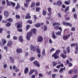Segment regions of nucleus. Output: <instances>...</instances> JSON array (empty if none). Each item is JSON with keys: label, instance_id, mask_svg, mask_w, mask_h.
<instances>
[{"label": "nucleus", "instance_id": "60", "mask_svg": "<svg viewBox=\"0 0 78 78\" xmlns=\"http://www.w3.org/2000/svg\"><path fill=\"white\" fill-rule=\"evenodd\" d=\"M28 23H30V24H31V23H32V21H31L30 20H29L28 21Z\"/></svg>", "mask_w": 78, "mask_h": 78}, {"label": "nucleus", "instance_id": "64", "mask_svg": "<svg viewBox=\"0 0 78 78\" xmlns=\"http://www.w3.org/2000/svg\"><path fill=\"white\" fill-rule=\"evenodd\" d=\"M31 78H35V75H33L31 76Z\"/></svg>", "mask_w": 78, "mask_h": 78}, {"label": "nucleus", "instance_id": "63", "mask_svg": "<svg viewBox=\"0 0 78 78\" xmlns=\"http://www.w3.org/2000/svg\"><path fill=\"white\" fill-rule=\"evenodd\" d=\"M2 3L3 5H5V1H3L2 2Z\"/></svg>", "mask_w": 78, "mask_h": 78}, {"label": "nucleus", "instance_id": "17", "mask_svg": "<svg viewBox=\"0 0 78 78\" xmlns=\"http://www.w3.org/2000/svg\"><path fill=\"white\" fill-rule=\"evenodd\" d=\"M58 64V62H55V61H54L52 62V64L53 67H55V66H56L57 64Z\"/></svg>", "mask_w": 78, "mask_h": 78}, {"label": "nucleus", "instance_id": "21", "mask_svg": "<svg viewBox=\"0 0 78 78\" xmlns=\"http://www.w3.org/2000/svg\"><path fill=\"white\" fill-rule=\"evenodd\" d=\"M60 25V23H54L53 24V26H55V25Z\"/></svg>", "mask_w": 78, "mask_h": 78}, {"label": "nucleus", "instance_id": "49", "mask_svg": "<svg viewBox=\"0 0 78 78\" xmlns=\"http://www.w3.org/2000/svg\"><path fill=\"white\" fill-rule=\"evenodd\" d=\"M34 18L35 20H34V21H35L36 19H37V18L36 17V15H34Z\"/></svg>", "mask_w": 78, "mask_h": 78}, {"label": "nucleus", "instance_id": "30", "mask_svg": "<svg viewBox=\"0 0 78 78\" xmlns=\"http://www.w3.org/2000/svg\"><path fill=\"white\" fill-rule=\"evenodd\" d=\"M30 27V26L29 25H27L26 27V30H28Z\"/></svg>", "mask_w": 78, "mask_h": 78}, {"label": "nucleus", "instance_id": "13", "mask_svg": "<svg viewBox=\"0 0 78 78\" xmlns=\"http://www.w3.org/2000/svg\"><path fill=\"white\" fill-rule=\"evenodd\" d=\"M52 36L53 39H56V36L55 35V32H54V31L52 32Z\"/></svg>", "mask_w": 78, "mask_h": 78}, {"label": "nucleus", "instance_id": "28", "mask_svg": "<svg viewBox=\"0 0 78 78\" xmlns=\"http://www.w3.org/2000/svg\"><path fill=\"white\" fill-rule=\"evenodd\" d=\"M36 51L38 53H41V51L40 50V49L39 48H37L36 49Z\"/></svg>", "mask_w": 78, "mask_h": 78}, {"label": "nucleus", "instance_id": "61", "mask_svg": "<svg viewBox=\"0 0 78 78\" xmlns=\"http://www.w3.org/2000/svg\"><path fill=\"white\" fill-rule=\"evenodd\" d=\"M72 31H75V27H73L71 29Z\"/></svg>", "mask_w": 78, "mask_h": 78}, {"label": "nucleus", "instance_id": "25", "mask_svg": "<svg viewBox=\"0 0 78 78\" xmlns=\"http://www.w3.org/2000/svg\"><path fill=\"white\" fill-rule=\"evenodd\" d=\"M61 56L63 59H65L66 57H67V55H64L63 54H62L61 55Z\"/></svg>", "mask_w": 78, "mask_h": 78}, {"label": "nucleus", "instance_id": "7", "mask_svg": "<svg viewBox=\"0 0 78 78\" xmlns=\"http://www.w3.org/2000/svg\"><path fill=\"white\" fill-rule=\"evenodd\" d=\"M70 34H69L68 36V37L67 36H64L63 37V40H67L68 39V38L70 37Z\"/></svg>", "mask_w": 78, "mask_h": 78}, {"label": "nucleus", "instance_id": "5", "mask_svg": "<svg viewBox=\"0 0 78 78\" xmlns=\"http://www.w3.org/2000/svg\"><path fill=\"white\" fill-rule=\"evenodd\" d=\"M17 24H18V25L17 26V28H21L22 27V23L21 22H18L17 23Z\"/></svg>", "mask_w": 78, "mask_h": 78}, {"label": "nucleus", "instance_id": "43", "mask_svg": "<svg viewBox=\"0 0 78 78\" xmlns=\"http://www.w3.org/2000/svg\"><path fill=\"white\" fill-rule=\"evenodd\" d=\"M65 3L66 4V5H69L70 3V2H68L67 1H65Z\"/></svg>", "mask_w": 78, "mask_h": 78}, {"label": "nucleus", "instance_id": "3", "mask_svg": "<svg viewBox=\"0 0 78 78\" xmlns=\"http://www.w3.org/2000/svg\"><path fill=\"white\" fill-rule=\"evenodd\" d=\"M37 41L39 42H41L43 41V37L42 36H40L38 38Z\"/></svg>", "mask_w": 78, "mask_h": 78}, {"label": "nucleus", "instance_id": "48", "mask_svg": "<svg viewBox=\"0 0 78 78\" xmlns=\"http://www.w3.org/2000/svg\"><path fill=\"white\" fill-rule=\"evenodd\" d=\"M3 67L5 69H6V68H7V65H6V64L4 65Z\"/></svg>", "mask_w": 78, "mask_h": 78}, {"label": "nucleus", "instance_id": "32", "mask_svg": "<svg viewBox=\"0 0 78 78\" xmlns=\"http://www.w3.org/2000/svg\"><path fill=\"white\" fill-rule=\"evenodd\" d=\"M35 6V2H33L31 6V8H33V7H34Z\"/></svg>", "mask_w": 78, "mask_h": 78}, {"label": "nucleus", "instance_id": "26", "mask_svg": "<svg viewBox=\"0 0 78 78\" xmlns=\"http://www.w3.org/2000/svg\"><path fill=\"white\" fill-rule=\"evenodd\" d=\"M10 3L11 4V5H12V6L14 7V6H15V5H16V3H15L14 2H10Z\"/></svg>", "mask_w": 78, "mask_h": 78}, {"label": "nucleus", "instance_id": "39", "mask_svg": "<svg viewBox=\"0 0 78 78\" xmlns=\"http://www.w3.org/2000/svg\"><path fill=\"white\" fill-rule=\"evenodd\" d=\"M69 6H68L65 10V12H66L67 11H69Z\"/></svg>", "mask_w": 78, "mask_h": 78}, {"label": "nucleus", "instance_id": "52", "mask_svg": "<svg viewBox=\"0 0 78 78\" xmlns=\"http://www.w3.org/2000/svg\"><path fill=\"white\" fill-rule=\"evenodd\" d=\"M70 17L65 18V19L66 20H70Z\"/></svg>", "mask_w": 78, "mask_h": 78}, {"label": "nucleus", "instance_id": "2", "mask_svg": "<svg viewBox=\"0 0 78 78\" xmlns=\"http://www.w3.org/2000/svg\"><path fill=\"white\" fill-rule=\"evenodd\" d=\"M56 54L54 53L52 55V58H54L55 59H58L59 58V57L58 56V55H57Z\"/></svg>", "mask_w": 78, "mask_h": 78}, {"label": "nucleus", "instance_id": "40", "mask_svg": "<svg viewBox=\"0 0 78 78\" xmlns=\"http://www.w3.org/2000/svg\"><path fill=\"white\" fill-rule=\"evenodd\" d=\"M43 16H45L46 15V12L45 11L43 10Z\"/></svg>", "mask_w": 78, "mask_h": 78}, {"label": "nucleus", "instance_id": "10", "mask_svg": "<svg viewBox=\"0 0 78 78\" xmlns=\"http://www.w3.org/2000/svg\"><path fill=\"white\" fill-rule=\"evenodd\" d=\"M66 70V68L64 67V68H61L59 70V72L62 73L63 72V70Z\"/></svg>", "mask_w": 78, "mask_h": 78}, {"label": "nucleus", "instance_id": "62", "mask_svg": "<svg viewBox=\"0 0 78 78\" xmlns=\"http://www.w3.org/2000/svg\"><path fill=\"white\" fill-rule=\"evenodd\" d=\"M18 31H19L20 32H22V29H20L18 30Z\"/></svg>", "mask_w": 78, "mask_h": 78}, {"label": "nucleus", "instance_id": "50", "mask_svg": "<svg viewBox=\"0 0 78 78\" xmlns=\"http://www.w3.org/2000/svg\"><path fill=\"white\" fill-rule=\"evenodd\" d=\"M58 28L59 27L58 26H55L54 27V28H55V30H58Z\"/></svg>", "mask_w": 78, "mask_h": 78}, {"label": "nucleus", "instance_id": "9", "mask_svg": "<svg viewBox=\"0 0 78 78\" xmlns=\"http://www.w3.org/2000/svg\"><path fill=\"white\" fill-rule=\"evenodd\" d=\"M4 14L5 16L6 17H8L9 16V13L7 11H5L4 12Z\"/></svg>", "mask_w": 78, "mask_h": 78}, {"label": "nucleus", "instance_id": "54", "mask_svg": "<svg viewBox=\"0 0 78 78\" xmlns=\"http://www.w3.org/2000/svg\"><path fill=\"white\" fill-rule=\"evenodd\" d=\"M40 5V3L39 2H37L36 3V6H39Z\"/></svg>", "mask_w": 78, "mask_h": 78}, {"label": "nucleus", "instance_id": "37", "mask_svg": "<svg viewBox=\"0 0 78 78\" xmlns=\"http://www.w3.org/2000/svg\"><path fill=\"white\" fill-rule=\"evenodd\" d=\"M40 9H41V8H40L37 7L36 8V11H37V12H39Z\"/></svg>", "mask_w": 78, "mask_h": 78}, {"label": "nucleus", "instance_id": "56", "mask_svg": "<svg viewBox=\"0 0 78 78\" xmlns=\"http://www.w3.org/2000/svg\"><path fill=\"white\" fill-rule=\"evenodd\" d=\"M13 38L14 40H17V38L16 36H14L13 37Z\"/></svg>", "mask_w": 78, "mask_h": 78}, {"label": "nucleus", "instance_id": "46", "mask_svg": "<svg viewBox=\"0 0 78 78\" xmlns=\"http://www.w3.org/2000/svg\"><path fill=\"white\" fill-rule=\"evenodd\" d=\"M10 60L12 62H13V58L12 57H10Z\"/></svg>", "mask_w": 78, "mask_h": 78}, {"label": "nucleus", "instance_id": "23", "mask_svg": "<svg viewBox=\"0 0 78 78\" xmlns=\"http://www.w3.org/2000/svg\"><path fill=\"white\" fill-rule=\"evenodd\" d=\"M2 43L4 44H6V40H5V39H2Z\"/></svg>", "mask_w": 78, "mask_h": 78}, {"label": "nucleus", "instance_id": "35", "mask_svg": "<svg viewBox=\"0 0 78 78\" xmlns=\"http://www.w3.org/2000/svg\"><path fill=\"white\" fill-rule=\"evenodd\" d=\"M20 15H16V19H20Z\"/></svg>", "mask_w": 78, "mask_h": 78}, {"label": "nucleus", "instance_id": "24", "mask_svg": "<svg viewBox=\"0 0 78 78\" xmlns=\"http://www.w3.org/2000/svg\"><path fill=\"white\" fill-rule=\"evenodd\" d=\"M7 21H8V22H12V19L11 18H9V19L7 20Z\"/></svg>", "mask_w": 78, "mask_h": 78}, {"label": "nucleus", "instance_id": "8", "mask_svg": "<svg viewBox=\"0 0 78 78\" xmlns=\"http://www.w3.org/2000/svg\"><path fill=\"white\" fill-rule=\"evenodd\" d=\"M12 44V41H11L10 40L8 41V47H10V46H11Z\"/></svg>", "mask_w": 78, "mask_h": 78}, {"label": "nucleus", "instance_id": "18", "mask_svg": "<svg viewBox=\"0 0 78 78\" xmlns=\"http://www.w3.org/2000/svg\"><path fill=\"white\" fill-rule=\"evenodd\" d=\"M57 3L58 6H61L62 5V2L61 1H58L57 2Z\"/></svg>", "mask_w": 78, "mask_h": 78}, {"label": "nucleus", "instance_id": "34", "mask_svg": "<svg viewBox=\"0 0 78 78\" xmlns=\"http://www.w3.org/2000/svg\"><path fill=\"white\" fill-rule=\"evenodd\" d=\"M55 33L57 35H61V33L59 31H58V32H56Z\"/></svg>", "mask_w": 78, "mask_h": 78}, {"label": "nucleus", "instance_id": "44", "mask_svg": "<svg viewBox=\"0 0 78 78\" xmlns=\"http://www.w3.org/2000/svg\"><path fill=\"white\" fill-rule=\"evenodd\" d=\"M34 59H35V57H31L30 59V61H32Z\"/></svg>", "mask_w": 78, "mask_h": 78}, {"label": "nucleus", "instance_id": "11", "mask_svg": "<svg viewBox=\"0 0 78 78\" xmlns=\"http://www.w3.org/2000/svg\"><path fill=\"white\" fill-rule=\"evenodd\" d=\"M30 13H28L25 17V19H30L31 16H30Z\"/></svg>", "mask_w": 78, "mask_h": 78}, {"label": "nucleus", "instance_id": "15", "mask_svg": "<svg viewBox=\"0 0 78 78\" xmlns=\"http://www.w3.org/2000/svg\"><path fill=\"white\" fill-rule=\"evenodd\" d=\"M28 70H29L28 68V67L26 68L24 70V73H25V74L27 73V72H28Z\"/></svg>", "mask_w": 78, "mask_h": 78}, {"label": "nucleus", "instance_id": "38", "mask_svg": "<svg viewBox=\"0 0 78 78\" xmlns=\"http://www.w3.org/2000/svg\"><path fill=\"white\" fill-rule=\"evenodd\" d=\"M60 51H59V50H57L56 51V52L54 53L55 54H56L57 55L59 53H60Z\"/></svg>", "mask_w": 78, "mask_h": 78}, {"label": "nucleus", "instance_id": "51", "mask_svg": "<svg viewBox=\"0 0 78 78\" xmlns=\"http://www.w3.org/2000/svg\"><path fill=\"white\" fill-rule=\"evenodd\" d=\"M54 50H55V48H52L50 50V52H52V51H54Z\"/></svg>", "mask_w": 78, "mask_h": 78}, {"label": "nucleus", "instance_id": "14", "mask_svg": "<svg viewBox=\"0 0 78 78\" xmlns=\"http://www.w3.org/2000/svg\"><path fill=\"white\" fill-rule=\"evenodd\" d=\"M16 51L18 53H20L22 52V49H17Z\"/></svg>", "mask_w": 78, "mask_h": 78}, {"label": "nucleus", "instance_id": "12", "mask_svg": "<svg viewBox=\"0 0 78 78\" xmlns=\"http://www.w3.org/2000/svg\"><path fill=\"white\" fill-rule=\"evenodd\" d=\"M35 27L37 28H39L41 27V24L39 23H37L34 25Z\"/></svg>", "mask_w": 78, "mask_h": 78}, {"label": "nucleus", "instance_id": "41", "mask_svg": "<svg viewBox=\"0 0 78 78\" xmlns=\"http://www.w3.org/2000/svg\"><path fill=\"white\" fill-rule=\"evenodd\" d=\"M63 25H64L65 26H67V23L66 21H63Z\"/></svg>", "mask_w": 78, "mask_h": 78}, {"label": "nucleus", "instance_id": "59", "mask_svg": "<svg viewBox=\"0 0 78 78\" xmlns=\"http://www.w3.org/2000/svg\"><path fill=\"white\" fill-rule=\"evenodd\" d=\"M78 71V70L77 69H74V72L75 73H77V72Z\"/></svg>", "mask_w": 78, "mask_h": 78}, {"label": "nucleus", "instance_id": "27", "mask_svg": "<svg viewBox=\"0 0 78 78\" xmlns=\"http://www.w3.org/2000/svg\"><path fill=\"white\" fill-rule=\"evenodd\" d=\"M44 31H45L47 30V26L46 25H44Z\"/></svg>", "mask_w": 78, "mask_h": 78}, {"label": "nucleus", "instance_id": "6", "mask_svg": "<svg viewBox=\"0 0 78 78\" xmlns=\"http://www.w3.org/2000/svg\"><path fill=\"white\" fill-rule=\"evenodd\" d=\"M34 64H35L36 66H37V67H40V65H39V64L37 62V61H35L33 62Z\"/></svg>", "mask_w": 78, "mask_h": 78}, {"label": "nucleus", "instance_id": "16", "mask_svg": "<svg viewBox=\"0 0 78 78\" xmlns=\"http://www.w3.org/2000/svg\"><path fill=\"white\" fill-rule=\"evenodd\" d=\"M31 31H33L34 34H36V29L34 28L33 29H32Z\"/></svg>", "mask_w": 78, "mask_h": 78}, {"label": "nucleus", "instance_id": "47", "mask_svg": "<svg viewBox=\"0 0 78 78\" xmlns=\"http://www.w3.org/2000/svg\"><path fill=\"white\" fill-rule=\"evenodd\" d=\"M42 54L43 55H45V49H44L42 51Z\"/></svg>", "mask_w": 78, "mask_h": 78}, {"label": "nucleus", "instance_id": "36", "mask_svg": "<svg viewBox=\"0 0 78 78\" xmlns=\"http://www.w3.org/2000/svg\"><path fill=\"white\" fill-rule=\"evenodd\" d=\"M73 72V70H70L69 72V74H71V73H72Z\"/></svg>", "mask_w": 78, "mask_h": 78}, {"label": "nucleus", "instance_id": "55", "mask_svg": "<svg viewBox=\"0 0 78 78\" xmlns=\"http://www.w3.org/2000/svg\"><path fill=\"white\" fill-rule=\"evenodd\" d=\"M77 76H78V75H77V74H76L72 78H77Z\"/></svg>", "mask_w": 78, "mask_h": 78}, {"label": "nucleus", "instance_id": "45", "mask_svg": "<svg viewBox=\"0 0 78 78\" xmlns=\"http://www.w3.org/2000/svg\"><path fill=\"white\" fill-rule=\"evenodd\" d=\"M48 10L49 12H51V8H49L48 9Z\"/></svg>", "mask_w": 78, "mask_h": 78}, {"label": "nucleus", "instance_id": "58", "mask_svg": "<svg viewBox=\"0 0 78 78\" xmlns=\"http://www.w3.org/2000/svg\"><path fill=\"white\" fill-rule=\"evenodd\" d=\"M28 4L25 3L24 4V7H28Z\"/></svg>", "mask_w": 78, "mask_h": 78}, {"label": "nucleus", "instance_id": "53", "mask_svg": "<svg viewBox=\"0 0 78 78\" xmlns=\"http://www.w3.org/2000/svg\"><path fill=\"white\" fill-rule=\"evenodd\" d=\"M73 65H72V63H69V67H71V66H72Z\"/></svg>", "mask_w": 78, "mask_h": 78}, {"label": "nucleus", "instance_id": "29", "mask_svg": "<svg viewBox=\"0 0 78 78\" xmlns=\"http://www.w3.org/2000/svg\"><path fill=\"white\" fill-rule=\"evenodd\" d=\"M66 26H69L71 27H72V25L70 24V23H67L66 24Z\"/></svg>", "mask_w": 78, "mask_h": 78}, {"label": "nucleus", "instance_id": "57", "mask_svg": "<svg viewBox=\"0 0 78 78\" xmlns=\"http://www.w3.org/2000/svg\"><path fill=\"white\" fill-rule=\"evenodd\" d=\"M4 48L5 50H6L7 49H8V47L6 46H5L4 47Z\"/></svg>", "mask_w": 78, "mask_h": 78}, {"label": "nucleus", "instance_id": "31", "mask_svg": "<svg viewBox=\"0 0 78 78\" xmlns=\"http://www.w3.org/2000/svg\"><path fill=\"white\" fill-rule=\"evenodd\" d=\"M30 72H32V73H33L34 72H37V70L36 69L34 70V69H32L31 70Z\"/></svg>", "mask_w": 78, "mask_h": 78}, {"label": "nucleus", "instance_id": "42", "mask_svg": "<svg viewBox=\"0 0 78 78\" xmlns=\"http://www.w3.org/2000/svg\"><path fill=\"white\" fill-rule=\"evenodd\" d=\"M11 25V24L10 23H8L6 25V26L7 27H10Z\"/></svg>", "mask_w": 78, "mask_h": 78}, {"label": "nucleus", "instance_id": "33", "mask_svg": "<svg viewBox=\"0 0 78 78\" xmlns=\"http://www.w3.org/2000/svg\"><path fill=\"white\" fill-rule=\"evenodd\" d=\"M73 16L74 18L75 19H77V15H76V14H74L73 15Z\"/></svg>", "mask_w": 78, "mask_h": 78}, {"label": "nucleus", "instance_id": "1", "mask_svg": "<svg viewBox=\"0 0 78 78\" xmlns=\"http://www.w3.org/2000/svg\"><path fill=\"white\" fill-rule=\"evenodd\" d=\"M32 36V33L31 32H28L27 34V39L28 41L30 40V37Z\"/></svg>", "mask_w": 78, "mask_h": 78}, {"label": "nucleus", "instance_id": "4", "mask_svg": "<svg viewBox=\"0 0 78 78\" xmlns=\"http://www.w3.org/2000/svg\"><path fill=\"white\" fill-rule=\"evenodd\" d=\"M36 49L35 47H34L33 45H31L30 49L31 50H33V51H35Z\"/></svg>", "mask_w": 78, "mask_h": 78}, {"label": "nucleus", "instance_id": "19", "mask_svg": "<svg viewBox=\"0 0 78 78\" xmlns=\"http://www.w3.org/2000/svg\"><path fill=\"white\" fill-rule=\"evenodd\" d=\"M20 5H19V3H17V5L16 8V9H19V8H20Z\"/></svg>", "mask_w": 78, "mask_h": 78}, {"label": "nucleus", "instance_id": "20", "mask_svg": "<svg viewBox=\"0 0 78 78\" xmlns=\"http://www.w3.org/2000/svg\"><path fill=\"white\" fill-rule=\"evenodd\" d=\"M19 40L20 42H22L23 41V37H22V36H20L19 37Z\"/></svg>", "mask_w": 78, "mask_h": 78}, {"label": "nucleus", "instance_id": "22", "mask_svg": "<svg viewBox=\"0 0 78 78\" xmlns=\"http://www.w3.org/2000/svg\"><path fill=\"white\" fill-rule=\"evenodd\" d=\"M66 50H67V51L68 53H69L70 52V47L69 46H68L67 48H66Z\"/></svg>", "mask_w": 78, "mask_h": 78}]
</instances>
